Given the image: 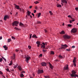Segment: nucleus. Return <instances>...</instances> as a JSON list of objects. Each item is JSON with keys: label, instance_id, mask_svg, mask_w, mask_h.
<instances>
[{"label": "nucleus", "instance_id": "bf43d9fd", "mask_svg": "<svg viewBox=\"0 0 78 78\" xmlns=\"http://www.w3.org/2000/svg\"><path fill=\"white\" fill-rule=\"evenodd\" d=\"M22 10L23 12H24V9H22Z\"/></svg>", "mask_w": 78, "mask_h": 78}, {"label": "nucleus", "instance_id": "0eeeda50", "mask_svg": "<svg viewBox=\"0 0 78 78\" xmlns=\"http://www.w3.org/2000/svg\"><path fill=\"white\" fill-rule=\"evenodd\" d=\"M9 16H5L4 17V20H6L7 19H9Z\"/></svg>", "mask_w": 78, "mask_h": 78}, {"label": "nucleus", "instance_id": "a878e982", "mask_svg": "<svg viewBox=\"0 0 78 78\" xmlns=\"http://www.w3.org/2000/svg\"><path fill=\"white\" fill-rule=\"evenodd\" d=\"M51 54L54 55L55 53L53 51H51Z\"/></svg>", "mask_w": 78, "mask_h": 78}, {"label": "nucleus", "instance_id": "a211bd4d", "mask_svg": "<svg viewBox=\"0 0 78 78\" xmlns=\"http://www.w3.org/2000/svg\"><path fill=\"white\" fill-rule=\"evenodd\" d=\"M32 38H37V37L36 35L34 34L32 36Z\"/></svg>", "mask_w": 78, "mask_h": 78}, {"label": "nucleus", "instance_id": "e433bc0d", "mask_svg": "<svg viewBox=\"0 0 78 78\" xmlns=\"http://www.w3.org/2000/svg\"><path fill=\"white\" fill-rule=\"evenodd\" d=\"M42 51L44 52H45L47 51V50H44V49H43Z\"/></svg>", "mask_w": 78, "mask_h": 78}, {"label": "nucleus", "instance_id": "4468645a", "mask_svg": "<svg viewBox=\"0 0 78 78\" xmlns=\"http://www.w3.org/2000/svg\"><path fill=\"white\" fill-rule=\"evenodd\" d=\"M17 68L20 71H21V70L22 69V68L20 66H18Z\"/></svg>", "mask_w": 78, "mask_h": 78}, {"label": "nucleus", "instance_id": "c85d7f7f", "mask_svg": "<svg viewBox=\"0 0 78 78\" xmlns=\"http://www.w3.org/2000/svg\"><path fill=\"white\" fill-rule=\"evenodd\" d=\"M2 58H3V59H4V60L5 62H6V58H5L4 57H2Z\"/></svg>", "mask_w": 78, "mask_h": 78}, {"label": "nucleus", "instance_id": "603ef678", "mask_svg": "<svg viewBox=\"0 0 78 78\" xmlns=\"http://www.w3.org/2000/svg\"><path fill=\"white\" fill-rule=\"evenodd\" d=\"M18 15V12H17L16 13V14H15V16H17Z\"/></svg>", "mask_w": 78, "mask_h": 78}, {"label": "nucleus", "instance_id": "2eb2a0df", "mask_svg": "<svg viewBox=\"0 0 78 78\" xmlns=\"http://www.w3.org/2000/svg\"><path fill=\"white\" fill-rule=\"evenodd\" d=\"M49 64L50 65V67L51 69H53V66L52 65H51V64L50 63H49Z\"/></svg>", "mask_w": 78, "mask_h": 78}, {"label": "nucleus", "instance_id": "13d9d810", "mask_svg": "<svg viewBox=\"0 0 78 78\" xmlns=\"http://www.w3.org/2000/svg\"><path fill=\"white\" fill-rule=\"evenodd\" d=\"M19 9L20 10V12H22V9H20V8H19Z\"/></svg>", "mask_w": 78, "mask_h": 78}, {"label": "nucleus", "instance_id": "473e14b6", "mask_svg": "<svg viewBox=\"0 0 78 78\" xmlns=\"http://www.w3.org/2000/svg\"><path fill=\"white\" fill-rule=\"evenodd\" d=\"M42 44L44 45V46H45V45H46V44H47V43H42Z\"/></svg>", "mask_w": 78, "mask_h": 78}, {"label": "nucleus", "instance_id": "9b49d317", "mask_svg": "<svg viewBox=\"0 0 78 78\" xmlns=\"http://www.w3.org/2000/svg\"><path fill=\"white\" fill-rule=\"evenodd\" d=\"M62 3H65V4H67V2L66 0H62Z\"/></svg>", "mask_w": 78, "mask_h": 78}, {"label": "nucleus", "instance_id": "b1692460", "mask_svg": "<svg viewBox=\"0 0 78 78\" xmlns=\"http://www.w3.org/2000/svg\"><path fill=\"white\" fill-rule=\"evenodd\" d=\"M76 57H74V59L73 60V62H76Z\"/></svg>", "mask_w": 78, "mask_h": 78}, {"label": "nucleus", "instance_id": "a19ab883", "mask_svg": "<svg viewBox=\"0 0 78 78\" xmlns=\"http://www.w3.org/2000/svg\"><path fill=\"white\" fill-rule=\"evenodd\" d=\"M12 39H14V40H15V37H12Z\"/></svg>", "mask_w": 78, "mask_h": 78}, {"label": "nucleus", "instance_id": "393cba45", "mask_svg": "<svg viewBox=\"0 0 78 78\" xmlns=\"http://www.w3.org/2000/svg\"><path fill=\"white\" fill-rule=\"evenodd\" d=\"M41 15V13H39L38 14L37 17L38 18H39L40 16Z\"/></svg>", "mask_w": 78, "mask_h": 78}, {"label": "nucleus", "instance_id": "6e6552de", "mask_svg": "<svg viewBox=\"0 0 78 78\" xmlns=\"http://www.w3.org/2000/svg\"><path fill=\"white\" fill-rule=\"evenodd\" d=\"M36 44H37V47H39L41 44L40 42V41H37L36 42Z\"/></svg>", "mask_w": 78, "mask_h": 78}, {"label": "nucleus", "instance_id": "774afa93", "mask_svg": "<svg viewBox=\"0 0 78 78\" xmlns=\"http://www.w3.org/2000/svg\"><path fill=\"white\" fill-rule=\"evenodd\" d=\"M22 73H25V71H22Z\"/></svg>", "mask_w": 78, "mask_h": 78}, {"label": "nucleus", "instance_id": "4d7b16f0", "mask_svg": "<svg viewBox=\"0 0 78 78\" xmlns=\"http://www.w3.org/2000/svg\"><path fill=\"white\" fill-rule=\"evenodd\" d=\"M31 14L33 16H34V13H31Z\"/></svg>", "mask_w": 78, "mask_h": 78}, {"label": "nucleus", "instance_id": "58836bf2", "mask_svg": "<svg viewBox=\"0 0 78 78\" xmlns=\"http://www.w3.org/2000/svg\"><path fill=\"white\" fill-rule=\"evenodd\" d=\"M73 65L74 66H76V64L75 63V62H73Z\"/></svg>", "mask_w": 78, "mask_h": 78}, {"label": "nucleus", "instance_id": "09e8293b", "mask_svg": "<svg viewBox=\"0 0 78 78\" xmlns=\"http://www.w3.org/2000/svg\"><path fill=\"white\" fill-rule=\"evenodd\" d=\"M37 24H41V22L40 21H38Z\"/></svg>", "mask_w": 78, "mask_h": 78}, {"label": "nucleus", "instance_id": "4c0bfd02", "mask_svg": "<svg viewBox=\"0 0 78 78\" xmlns=\"http://www.w3.org/2000/svg\"><path fill=\"white\" fill-rule=\"evenodd\" d=\"M32 34H31L30 35V38H32Z\"/></svg>", "mask_w": 78, "mask_h": 78}, {"label": "nucleus", "instance_id": "0e129e2a", "mask_svg": "<svg viewBox=\"0 0 78 78\" xmlns=\"http://www.w3.org/2000/svg\"><path fill=\"white\" fill-rule=\"evenodd\" d=\"M35 9H37V7H35Z\"/></svg>", "mask_w": 78, "mask_h": 78}, {"label": "nucleus", "instance_id": "c9c22d12", "mask_svg": "<svg viewBox=\"0 0 78 78\" xmlns=\"http://www.w3.org/2000/svg\"><path fill=\"white\" fill-rule=\"evenodd\" d=\"M34 3L36 4H38L39 3V2L38 1H36V2H34Z\"/></svg>", "mask_w": 78, "mask_h": 78}, {"label": "nucleus", "instance_id": "79ce46f5", "mask_svg": "<svg viewBox=\"0 0 78 78\" xmlns=\"http://www.w3.org/2000/svg\"><path fill=\"white\" fill-rule=\"evenodd\" d=\"M44 31H45V32L46 33L48 32V30H47V29H45L44 30Z\"/></svg>", "mask_w": 78, "mask_h": 78}, {"label": "nucleus", "instance_id": "e2e57ef3", "mask_svg": "<svg viewBox=\"0 0 78 78\" xmlns=\"http://www.w3.org/2000/svg\"><path fill=\"white\" fill-rule=\"evenodd\" d=\"M68 17H69V18H71V16L70 15H68Z\"/></svg>", "mask_w": 78, "mask_h": 78}, {"label": "nucleus", "instance_id": "1a4fd4ad", "mask_svg": "<svg viewBox=\"0 0 78 78\" xmlns=\"http://www.w3.org/2000/svg\"><path fill=\"white\" fill-rule=\"evenodd\" d=\"M42 66H46L47 63L45 62H42L41 63Z\"/></svg>", "mask_w": 78, "mask_h": 78}, {"label": "nucleus", "instance_id": "5701e85b", "mask_svg": "<svg viewBox=\"0 0 78 78\" xmlns=\"http://www.w3.org/2000/svg\"><path fill=\"white\" fill-rule=\"evenodd\" d=\"M12 61L11 60L10 62V63L9 64V65H12Z\"/></svg>", "mask_w": 78, "mask_h": 78}, {"label": "nucleus", "instance_id": "8fccbe9b", "mask_svg": "<svg viewBox=\"0 0 78 78\" xmlns=\"http://www.w3.org/2000/svg\"><path fill=\"white\" fill-rule=\"evenodd\" d=\"M28 48L29 49H31V47L30 46H28Z\"/></svg>", "mask_w": 78, "mask_h": 78}, {"label": "nucleus", "instance_id": "f03ea898", "mask_svg": "<svg viewBox=\"0 0 78 78\" xmlns=\"http://www.w3.org/2000/svg\"><path fill=\"white\" fill-rule=\"evenodd\" d=\"M25 58H26V61L27 63H28V61L29 60L30 58V57H29L28 55H27L25 56Z\"/></svg>", "mask_w": 78, "mask_h": 78}, {"label": "nucleus", "instance_id": "7c9ffc66", "mask_svg": "<svg viewBox=\"0 0 78 78\" xmlns=\"http://www.w3.org/2000/svg\"><path fill=\"white\" fill-rule=\"evenodd\" d=\"M57 7H62V5H58L57 6Z\"/></svg>", "mask_w": 78, "mask_h": 78}, {"label": "nucleus", "instance_id": "6ab92c4d", "mask_svg": "<svg viewBox=\"0 0 78 78\" xmlns=\"http://www.w3.org/2000/svg\"><path fill=\"white\" fill-rule=\"evenodd\" d=\"M19 25L20 26H22L23 27L24 26V25L22 23H20Z\"/></svg>", "mask_w": 78, "mask_h": 78}, {"label": "nucleus", "instance_id": "412c9836", "mask_svg": "<svg viewBox=\"0 0 78 78\" xmlns=\"http://www.w3.org/2000/svg\"><path fill=\"white\" fill-rule=\"evenodd\" d=\"M60 34H65V33L64 31H63V30H62L61 32L60 33Z\"/></svg>", "mask_w": 78, "mask_h": 78}, {"label": "nucleus", "instance_id": "ddd939ff", "mask_svg": "<svg viewBox=\"0 0 78 78\" xmlns=\"http://www.w3.org/2000/svg\"><path fill=\"white\" fill-rule=\"evenodd\" d=\"M3 48H4L5 50H7L8 49V47H7L6 45H5L3 46Z\"/></svg>", "mask_w": 78, "mask_h": 78}, {"label": "nucleus", "instance_id": "338daca9", "mask_svg": "<svg viewBox=\"0 0 78 78\" xmlns=\"http://www.w3.org/2000/svg\"><path fill=\"white\" fill-rule=\"evenodd\" d=\"M33 75L34 76H35V74H34V73H33Z\"/></svg>", "mask_w": 78, "mask_h": 78}, {"label": "nucleus", "instance_id": "4be33fe9", "mask_svg": "<svg viewBox=\"0 0 78 78\" xmlns=\"http://www.w3.org/2000/svg\"><path fill=\"white\" fill-rule=\"evenodd\" d=\"M20 76L21 77H23V76H24V75L23 74H22V72L21 74H20Z\"/></svg>", "mask_w": 78, "mask_h": 78}, {"label": "nucleus", "instance_id": "72a5a7b5", "mask_svg": "<svg viewBox=\"0 0 78 78\" xmlns=\"http://www.w3.org/2000/svg\"><path fill=\"white\" fill-rule=\"evenodd\" d=\"M11 41V39H8V42H10V41Z\"/></svg>", "mask_w": 78, "mask_h": 78}, {"label": "nucleus", "instance_id": "423d86ee", "mask_svg": "<svg viewBox=\"0 0 78 78\" xmlns=\"http://www.w3.org/2000/svg\"><path fill=\"white\" fill-rule=\"evenodd\" d=\"M76 31L77 29H75V28L71 30V32H73V33H76Z\"/></svg>", "mask_w": 78, "mask_h": 78}, {"label": "nucleus", "instance_id": "864d4df0", "mask_svg": "<svg viewBox=\"0 0 78 78\" xmlns=\"http://www.w3.org/2000/svg\"><path fill=\"white\" fill-rule=\"evenodd\" d=\"M75 47V46H73L72 47V48H74Z\"/></svg>", "mask_w": 78, "mask_h": 78}, {"label": "nucleus", "instance_id": "3c124183", "mask_svg": "<svg viewBox=\"0 0 78 78\" xmlns=\"http://www.w3.org/2000/svg\"><path fill=\"white\" fill-rule=\"evenodd\" d=\"M6 70L7 71H9V68H7V69H6Z\"/></svg>", "mask_w": 78, "mask_h": 78}, {"label": "nucleus", "instance_id": "f257e3e1", "mask_svg": "<svg viewBox=\"0 0 78 78\" xmlns=\"http://www.w3.org/2000/svg\"><path fill=\"white\" fill-rule=\"evenodd\" d=\"M71 76L72 77H78V76L76 74V71H75L74 70L72 71V74H71Z\"/></svg>", "mask_w": 78, "mask_h": 78}, {"label": "nucleus", "instance_id": "680f3d73", "mask_svg": "<svg viewBox=\"0 0 78 78\" xmlns=\"http://www.w3.org/2000/svg\"><path fill=\"white\" fill-rule=\"evenodd\" d=\"M32 6H30V9H31V8H32Z\"/></svg>", "mask_w": 78, "mask_h": 78}, {"label": "nucleus", "instance_id": "bb28decb", "mask_svg": "<svg viewBox=\"0 0 78 78\" xmlns=\"http://www.w3.org/2000/svg\"><path fill=\"white\" fill-rule=\"evenodd\" d=\"M45 46H44V45H42L41 46V48H43L44 49L45 48Z\"/></svg>", "mask_w": 78, "mask_h": 78}, {"label": "nucleus", "instance_id": "37998d69", "mask_svg": "<svg viewBox=\"0 0 78 78\" xmlns=\"http://www.w3.org/2000/svg\"><path fill=\"white\" fill-rule=\"evenodd\" d=\"M75 9L76 10L78 11V7H76V8H75Z\"/></svg>", "mask_w": 78, "mask_h": 78}, {"label": "nucleus", "instance_id": "f3484780", "mask_svg": "<svg viewBox=\"0 0 78 78\" xmlns=\"http://www.w3.org/2000/svg\"><path fill=\"white\" fill-rule=\"evenodd\" d=\"M31 13V12H29V11H27V15L28 16H29Z\"/></svg>", "mask_w": 78, "mask_h": 78}, {"label": "nucleus", "instance_id": "6e6d98bb", "mask_svg": "<svg viewBox=\"0 0 78 78\" xmlns=\"http://www.w3.org/2000/svg\"><path fill=\"white\" fill-rule=\"evenodd\" d=\"M39 56L40 57H42V54H40L39 55Z\"/></svg>", "mask_w": 78, "mask_h": 78}, {"label": "nucleus", "instance_id": "9d476101", "mask_svg": "<svg viewBox=\"0 0 78 78\" xmlns=\"http://www.w3.org/2000/svg\"><path fill=\"white\" fill-rule=\"evenodd\" d=\"M15 9H16L18 10L20 9V6L19 5H16V4H15Z\"/></svg>", "mask_w": 78, "mask_h": 78}, {"label": "nucleus", "instance_id": "de8ad7c7", "mask_svg": "<svg viewBox=\"0 0 78 78\" xmlns=\"http://www.w3.org/2000/svg\"><path fill=\"white\" fill-rule=\"evenodd\" d=\"M14 29L16 30H19V29H18V28H17L16 27H15Z\"/></svg>", "mask_w": 78, "mask_h": 78}, {"label": "nucleus", "instance_id": "7ed1b4c3", "mask_svg": "<svg viewBox=\"0 0 78 78\" xmlns=\"http://www.w3.org/2000/svg\"><path fill=\"white\" fill-rule=\"evenodd\" d=\"M19 22H18V21H14L13 23L12 24V26H15V25L16 26H18L17 24H19Z\"/></svg>", "mask_w": 78, "mask_h": 78}, {"label": "nucleus", "instance_id": "69168bd1", "mask_svg": "<svg viewBox=\"0 0 78 78\" xmlns=\"http://www.w3.org/2000/svg\"><path fill=\"white\" fill-rule=\"evenodd\" d=\"M19 51L17 50V49H16V52H18Z\"/></svg>", "mask_w": 78, "mask_h": 78}, {"label": "nucleus", "instance_id": "c756f323", "mask_svg": "<svg viewBox=\"0 0 78 78\" xmlns=\"http://www.w3.org/2000/svg\"><path fill=\"white\" fill-rule=\"evenodd\" d=\"M44 77H45V78H50L49 76H45Z\"/></svg>", "mask_w": 78, "mask_h": 78}, {"label": "nucleus", "instance_id": "aec40b11", "mask_svg": "<svg viewBox=\"0 0 78 78\" xmlns=\"http://www.w3.org/2000/svg\"><path fill=\"white\" fill-rule=\"evenodd\" d=\"M12 58L14 59L15 60V54H13V57H12Z\"/></svg>", "mask_w": 78, "mask_h": 78}, {"label": "nucleus", "instance_id": "20e7f679", "mask_svg": "<svg viewBox=\"0 0 78 78\" xmlns=\"http://www.w3.org/2000/svg\"><path fill=\"white\" fill-rule=\"evenodd\" d=\"M70 36L68 35H63V38L64 39H69L70 38Z\"/></svg>", "mask_w": 78, "mask_h": 78}, {"label": "nucleus", "instance_id": "052dcab7", "mask_svg": "<svg viewBox=\"0 0 78 78\" xmlns=\"http://www.w3.org/2000/svg\"><path fill=\"white\" fill-rule=\"evenodd\" d=\"M2 37H0V40H2Z\"/></svg>", "mask_w": 78, "mask_h": 78}, {"label": "nucleus", "instance_id": "dca6fc26", "mask_svg": "<svg viewBox=\"0 0 78 78\" xmlns=\"http://www.w3.org/2000/svg\"><path fill=\"white\" fill-rule=\"evenodd\" d=\"M68 66H69L68 65H67L66 67H64V69H68L69 68Z\"/></svg>", "mask_w": 78, "mask_h": 78}, {"label": "nucleus", "instance_id": "2f4dec72", "mask_svg": "<svg viewBox=\"0 0 78 78\" xmlns=\"http://www.w3.org/2000/svg\"><path fill=\"white\" fill-rule=\"evenodd\" d=\"M18 66V65H15L14 67V68H16Z\"/></svg>", "mask_w": 78, "mask_h": 78}, {"label": "nucleus", "instance_id": "5fc2aeb1", "mask_svg": "<svg viewBox=\"0 0 78 78\" xmlns=\"http://www.w3.org/2000/svg\"><path fill=\"white\" fill-rule=\"evenodd\" d=\"M36 10H34V13H36Z\"/></svg>", "mask_w": 78, "mask_h": 78}, {"label": "nucleus", "instance_id": "f704fd0d", "mask_svg": "<svg viewBox=\"0 0 78 78\" xmlns=\"http://www.w3.org/2000/svg\"><path fill=\"white\" fill-rule=\"evenodd\" d=\"M49 13L51 15H53V13H52V12H51V11H50Z\"/></svg>", "mask_w": 78, "mask_h": 78}, {"label": "nucleus", "instance_id": "49530a36", "mask_svg": "<svg viewBox=\"0 0 78 78\" xmlns=\"http://www.w3.org/2000/svg\"><path fill=\"white\" fill-rule=\"evenodd\" d=\"M0 74H3V73L2 72V71H0Z\"/></svg>", "mask_w": 78, "mask_h": 78}, {"label": "nucleus", "instance_id": "f8f14e48", "mask_svg": "<svg viewBox=\"0 0 78 78\" xmlns=\"http://www.w3.org/2000/svg\"><path fill=\"white\" fill-rule=\"evenodd\" d=\"M43 73V70H40L39 69L38 70V73Z\"/></svg>", "mask_w": 78, "mask_h": 78}, {"label": "nucleus", "instance_id": "cd10ccee", "mask_svg": "<svg viewBox=\"0 0 78 78\" xmlns=\"http://www.w3.org/2000/svg\"><path fill=\"white\" fill-rule=\"evenodd\" d=\"M59 57L60 58H63V57L61 55H59Z\"/></svg>", "mask_w": 78, "mask_h": 78}, {"label": "nucleus", "instance_id": "c03bdc74", "mask_svg": "<svg viewBox=\"0 0 78 78\" xmlns=\"http://www.w3.org/2000/svg\"><path fill=\"white\" fill-rule=\"evenodd\" d=\"M3 59L2 58H1L0 59V62H1L2 61Z\"/></svg>", "mask_w": 78, "mask_h": 78}, {"label": "nucleus", "instance_id": "ea45409f", "mask_svg": "<svg viewBox=\"0 0 78 78\" xmlns=\"http://www.w3.org/2000/svg\"><path fill=\"white\" fill-rule=\"evenodd\" d=\"M68 27H72V26L71 24H68Z\"/></svg>", "mask_w": 78, "mask_h": 78}, {"label": "nucleus", "instance_id": "a18cd8bd", "mask_svg": "<svg viewBox=\"0 0 78 78\" xmlns=\"http://www.w3.org/2000/svg\"><path fill=\"white\" fill-rule=\"evenodd\" d=\"M70 49H66V51H70Z\"/></svg>", "mask_w": 78, "mask_h": 78}, {"label": "nucleus", "instance_id": "39448f33", "mask_svg": "<svg viewBox=\"0 0 78 78\" xmlns=\"http://www.w3.org/2000/svg\"><path fill=\"white\" fill-rule=\"evenodd\" d=\"M62 48H61L60 49H65L66 48H67V47H68V46L66 45V44H65L64 45H62Z\"/></svg>", "mask_w": 78, "mask_h": 78}]
</instances>
